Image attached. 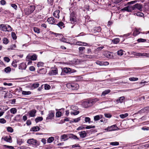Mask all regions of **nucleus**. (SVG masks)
Listing matches in <instances>:
<instances>
[{
  "label": "nucleus",
  "mask_w": 149,
  "mask_h": 149,
  "mask_svg": "<svg viewBox=\"0 0 149 149\" xmlns=\"http://www.w3.org/2000/svg\"><path fill=\"white\" fill-rule=\"evenodd\" d=\"M66 86L72 90H77L79 88V85L76 83H69L66 84Z\"/></svg>",
  "instance_id": "nucleus-1"
},
{
  "label": "nucleus",
  "mask_w": 149,
  "mask_h": 149,
  "mask_svg": "<svg viewBox=\"0 0 149 149\" xmlns=\"http://www.w3.org/2000/svg\"><path fill=\"white\" fill-rule=\"evenodd\" d=\"M35 10V6H29L25 9L24 11L26 15H29L33 13Z\"/></svg>",
  "instance_id": "nucleus-2"
},
{
  "label": "nucleus",
  "mask_w": 149,
  "mask_h": 149,
  "mask_svg": "<svg viewBox=\"0 0 149 149\" xmlns=\"http://www.w3.org/2000/svg\"><path fill=\"white\" fill-rule=\"evenodd\" d=\"M70 21L71 24H74L73 26H71V28H72L73 26L76 24L77 21L75 15L73 13H71L70 15Z\"/></svg>",
  "instance_id": "nucleus-3"
},
{
  "label": "nucleus",
  "mask_w": 149,
  "mask_h": 149,
  "mask_svg": "<svg viewBox=\"0 0 149 149\" xmlns=\"http://www.w3.org/2000/svg\"><path fill=\"white\" fill-rule=\"evenodd\" d=\"M82 106L85 108H87L92 105L90 100L84 102L82 104Z\"/></svg>",
  "instance_id": "nucleus-4"
},
{
  "label": "nucleus",
  "mask_w": 149,
  "mask_h": 149,
  "mask_svg": "<svg viewBox=\"0 0 149 149\" xmlns=\"http://www.w3.org/2000/svg\"><path fill=\"white\" fill-rule=\"evenodd\" d=\"M54 116V112L53 111H49V112L47 117L46 118V120H49L52 119Z\"/></svg>",
  "instance_id": "nucleus-5"
},
{
  "label": "nucleus",
  "mask_w": 149,
  "mask_h": 149,
  "mask_svg": "<svg viewBox=\"0 0 149 149\" xmlns=\"http://www.w3.org/2000/svg\"><path fill=\"white\" fill-rule=\"evenodd\" d=\"M104 56L109 58H113V53L108 51L105 52L104 54Z\"/></svg>",
  "instance_id": "nucleus-6"
},
{
  "label": "nucleus",
  "mask_w": 149,
  "mask_h": 149,
  "mask_svg": "<svg viewBox=\"0 0 149 149\" xmlns=\"http://www.w3.org/2000/svg\"><path fill=\"white\" fill-rule=\"evenodd\" d=\"M37 56L36 54H34L31 56H27L26 57V60H31L33 61L36 60L37 58Z\"/></svg>",
  "instance_id": "nucleus-7"
},
{
  "label": "nucleus",
  "mask_w": 149,
  "mask_h": 149,
  "mask_svg": "<svg viewBox=\"0 0 149 149\" xmlns=\"http://www.w3.org/2000/svg\"><path fill=\"white\" fill-rule=\"evenodd\" d=\"M69 134H65L62 135L60 137V140L61 141H65L69 139Z\"/></svg>",
  "instance_id": "nucleus-8"
},
{
  "label": "nucleus",
  "mask_w": 149,
  "mask_h": 149,
  "mask_svg": "<svg viewBox=\"0 0 149 149\" xmlns=\"http://www.w3.org/2000/svg\"><path fill=\"white\" fill-rule=\"evenodd\" d=\"M118 128L115 125H114L109 127H108L107 128V129H105V130H107L108 131H110L116 130Z\"/></svg>",
  "instance_id": "nucleus-9"
},
{
  "label": "nucleus",
  "mask_w": 149,
  "mask_h": 149,
  "mask_svg": "<svg viewBox=\"0 0 149 149\" xmlns=\"http://www.w3.org/2000/svg\"><path fill=\"white\" fill-rule=\"evenodd\" d=\"M36 112V111L35 109H33L30 111L28 113L30 117H33L35 116Z\"/></svg>",
  "instance_id": "nucleus-10"
},
{
  "label": "nucleus",
  "mask_w": 149,
  "mask_h": 149,
  "mask_svg": "<svg viewBox=\"0 0 149 149\" xmlns=\"http://www.w3.org/2000/svg\"><path fill=\"white\" fill-rule=\"evenodd\" d=\"M26 65L25 63H20L19 65V69L20 70H25L26 68Z\"/></svg>",
  "instance_id": "nucleus-11"
},
{
  "label": "nucleus",
  "mask_w": 149,
  "mask_h": 149,
  "mask_svg": "<svg viewBox=\"0 0 149 149\" xmlns=\"http://www.w3.org/2000/svg\"><path fill=\"white\" fill-rule=\"evenodd\" d=\"M47 21L49 24H54L55 21L53 17H51L48 18L47 19Z\"/></svg>",
  "instance_id": "nucleus-12"
},
{
  "label": "nucleus",
  "mask_w": 149,
  "mask_h": 149,
  "mask_svg": "<svg viewBox=\"0 0 149 149\" xmlns=\"http://www.w3.org/2000/svg\"><path fill=\"white\" fill-rule=\"evenodd\" d=\"M62 72H63L66 73H72L74 72L71 70L70 68H64Z\"/></svg>",
  "instance_id": "nucleus-13"
},
{
  "label": "nucleus",
  "mask_w": 149,
  "mask_h": 149,
  "mask_svg": "<svg viewBox=\"0 0 149 149\" xmlns=\"http://www.w3.org/2000/svg\"><path fill=\"white\" fill-rule=\"evenodd\" d=\"M27 143L33 145H36L37 143V141L36 140H34L33 139H31L27 140Z\"/></svg>",
  "instance_id": "nucleus-14"
},
{
  "label": "nucleus",
  "mask_w": 149,
  "mask_h": 149,
  "mask_svg": "<svg viewBox=\"0 0 149 149\" xmlns=\"http://www.w3.org/2000/svg\"><path fill=\"white\" fill-rule=\"evenodd\" d=\"M136 9L139 10L140 11H142V8H143V6L142 5L139 3H136L135 4V6Z\"/></svg>",
  "instance_id": "nucleus-15"
},
{
  "label": "nucleus",
  "mask_w": 149,
  "mask_h": 149,
  "mask_svg": "<svg viewBox=\"0 0 149 149\" xmlns=\"http://www.w3.org/2000/svg\"><path fill=\"white\" fill-rule=\"evenodd\" d=\"M3 140L8 142L12 143V138L10 136H6L3 138Z\"/></svg>",
  "instance_id": "nucleus-16"
},
{
  "label": "nucleus",
  "mask_w": 149,
  "mask_h": 149,
  "mask_svg": "<svg viewBox=\"0 0 149 149\" xmlns=\"http://www.w3.org/2000/svg\"><path fill=\"white\" fill-rule=\"evenodd\" d=\"M7 29V26L3 24L0 25V30L3 31H6Z\"/></svg>",
  "instance_id": "nucleus-17"
},
{
  "label": "nucleus",
  "mask_w": 149,
  "mask_h": 149,
  "mask_svg": "<svg viewBox=\"0 0 149 149\" xmlns=\"http://www.w3.org/2000/svg\"><path fill=\"white\" fill-rule=\"evenodd\" d=\"M37 72L38 73L44 74L46 73L47 70L45 68H42L38 70Z\"/></svg>",
  "instance_id": "nucleus-18"
},
{
  "label": "nucleus",
  "mask_w": 149,
  "mask_h": 149,
  "mask_svg": "<svg viewBox=\"0 0 149 149\" xmlns=\"http://www.w3.org/2000/svg\"><path fill=\"white\" fill-rule=\"evenodd\" d=\"M69 139H72L74 140H79V139L77 136L74 135L73 134H69Z\"/></svg>",
  "instance_id": "nucleus-19"
},
{
  "label": "nucleus",
  "mask_w": 149,
  "mask_h": 149,
  "mask_svg": "<svg viewBox=\"0 0 149 149\" xmlns=\"http://www.w3.org/2000/svg\"><path fill=\"white\" fill-rule=\"evenodd\" d=\"M111 90L110 89L106 90L103 92L102 93L101 96V97L105 96L106 95L108 94L109 93H110Z\"/></svg>",
  "instance_id": "nucleus-20"
},
{
  "label": "nucleus",
  "mask_w": 149,
  "mask_h": 149,
  "mask_svg": "<svg viewBox=\"0 0 149 149\" xmlns=\"http://www.w3.org/2000/svg\"><path fill=\"white\" fill-rule=\"evenodd\" d=\"M60 11L59 10H56L53 13V15L55 17L59 18V13Z\"/></svg>",
  "instance_id": "nucleus-21"
},
{
  "label": "nucleus",
  "mask_w": 149,
  "mask_h": 149,
  "mask_svg": "<svg viewBox=\"0 0 149 149\" xmlns=\"http://www.w3.org/2000/svg\"><path fill=\"white\" fill-rule=\"evenodd\" d=\"M80 136L82 138H84L86 136L87 134L85 131H83L79 132Z\"/></svg>",
  "instance_id": "nucleus-22"
},
{
  "label": "nucleus",
  "mask_w": 149,
  "mask_h": 149,
  "mask_svg": "<svg viewBox=\"0 0 149 149\" xmlns=\"http://www.w3.org/2000/svg\"><path fill=\"white\" fill-rule=\"evenodd\" d=\"M103 116L101 115H96L94 117V120L95 121H97L102 118Z\"/></svg>",
  "instance_id": "nucleus-23"
},
{
  "label": "nucleus",
  "mask_w": 149,
  "mask_h": 149,
  "mask_svg": "<svg viewBox=\"0 0 149 149\" xmlns=\"http://www.w3.org/2000/svg\"><path fill=\"white\" fill-rule=\"evenodd\" d=\"M124 96H122L119 98L118 99L116 100V102H117L118 103H121L124 100Z\"/></svg>",
  "instance_id": "nucleus-24"
},
{
  "label": "nucleus",
  "mask_w": 149,
  "mask_h": 149,
  "mask_svg": "<svg viewBox=\"0 0 149 149\" xmlns=\"http://www.w3.org/2000/svg\"><path fill=\"white\" fill-rule=\"evenodd\" d=\"M85 49V47H81L79 48V55L80 56H81V55L82 54L81 52H83L84 50Z\"/></svg>",
  "instance_id": "nucleus-25"
},
{
  "label": "nucleus",
  "mask_w": 149,
  "mask_h": 149,
  "mask_svg": "<svg viewBox=\"0 0 149 149\" xmlns=\"http://www.w3.org/2000/svg\"><path fill=\"white\" fill-rule=\"evenodd\" d=\"M149 111V107H146L140 110V112L141 113H144L146 111Z\"/></svg>",
  "instance_id": "nucleus-26"
},
{
  "label": "nucleus",
  "mask_w": 149,
  "mask_h": 149,
  "mask_svg": "<svg viewBox=\"0 0 149 149\" xmlns=\"http://www.w3.org/2000/svg\"><path fill=\"white\" fill-rule=\"evenodd\" d=\"M140 33V32L139 31V29H136L134 31L133 33V35L134 36H136Z\"/></svg>",
  "instance_id": "nucleus-27"
},
{
  "label": "nucleus",
  "mask_w": 149,
  "mask_h": 149,
  "mask_svg": "<svg viewBox=\"0 0 149 149\" xmlns=\"http://www.w3.org/2000/svg\"><path fill=\"white\" fill-rule=\"evenodd\" d=\"M81 56L85 58H88L89 59H92L93 58L94 56H92V55H83L82 56Z\"/></svg>",
  "instance_id": "nucleus-28"
},
{
  "label": "nucleus",
  "mask_w": 149,
  "mask_h": 149,
  "mask_svg": "<svg viewBox=\"0 0 149 149\" xmlns=\"http://www.w3.org/2000/svg\"><path fill=\"white\" fill-rule=\"evenodd\" d=\"M122 11H126L128 12H131V10L130 9V6H128L125 7L122 9Z\"/></svg>",
  "instance_id": "nucleus-29"
},
{
  "label": "nucleus",
  "mask_w": 149,
  "mask_h": 149,
  "mask_svg": "<svg viewBox=\"0 0 149 149\" xmlns=\"http://www.w3.org/2000/svg\"><path fill=\"white\" fill-rule=\"evenodd\" d=\"M43 119V118L42 117H38L35 119V121L36 123H37L39 122L42 121Z\"/></svg>",
  "instance_id": "nucleus-30"
},
{
  "label": "nucleus",
  "mask_w": 149,
  "mask_h": 149,
  "mask_svg": "<svg viewBox=\"0 0 149 149\" xmlns=\"http://www.w3.org/2000/svg\"><path fill=\"white\" fill-rule=\"evenodd\" d=\"M31 92L30 91H22V94L24 95H28L31 94Z\"/></svg>",
  "instance_id": "nucleus-31"
},
{
  "label": "nucleus",
  "mask_w": 149,
  "mask_h": 149,
  "mask_svg": "<svg viewBox=\"0 0 149 149\" xmlns=\"http://www.w3.org/2000/svg\"><path fill=\"white\" fill-rule=\"evenodd\" d=\"M56 25H57L61 29L62 28V27H64V24L62 22H60L56 24Z\"/></svg>",
  "instance_id": "nucleus-32"
},
{
  "label": "nucleus",
  "mask_w": 149,
  "mask_h": 149,
  "mask_svg": "<svg viewBox=\"0 0 149 149\" xmlns=\"http://www.w3.org/2000/svg\"><path fill=\"white\" fill-rule=\"evenodd\" d=\"M54 140V137L52 136L49 137L47 140V142L49 143L52 142Z\"/></svg>",
  "instance_id": "nucleus-33"
},
{
  "label": "nucleus",
  "mask_w": 149,
  "mask_h": 149,
  "mask_svg": "<svg viewBox=\"0 0 149 149\" xmlns=\"http://www.w3.org/2000/svg\"><path fill=\"white\" fill-rule=\"evenodd\" d=\"M99 100L98 99L96 98L90 100L92 105L94 104L96 102L99 101Z\"/></svg>",
  "instance_id": "nucleus-34"
},
{
  "label": "nucleus",
  "mask_w": 149,
  "mask_h": 149,
  "mask_svg": "<svg viewBox=\"0 0 149 149\" xmlns=\"http://www.w3.org/2000/svg\"><path fill=\"white\" fill-rule=\"evenodd\" d=\"M120 41V39L118 38H116L112 40V42L114 44H117Z\"/></svg>",
  "instance_id": "nucleus-35"
},
{
  "label": "nucleus",
  "mask_w": 149,
  "mask_h": 149,
  "mask_svg": "<svg viewBox=\"0 0 149 149\" xmlns=\"http://www.w3.org/2000/svg\"><path fill=\"white\" fill-rule=\"evenodd\" d=\"M40 130V128L38 126L33 127L32 128V130L33 131L37 132L39 131Z\"/></svg>",
  "instance_id": "nucleus-36"
},
{
  "label": "nucleus",
  "mask_w": 149,
  "mask_h": 149,
  "mask_svg": "<svg viewBox=\"0 0 149 149\" xmlns=\"http://www.w3.org/2000/svg\"><path fill=\"white\" fill-rule=\"evenodd\" d=\"M17 111V109L15 108H12L10 109V112L13 114L16 113Z\"/></svg>",
  "instance_id": "nucleus-37"
},
{
  "label": "nucleus",
  "mask_w": 149,
  "mask_h": 149,
  "mask_svg": "<svg viewBox=\"0 0 149 149\" xmlns=\"http://www.w3.org/2000/svg\"><path fill=\"white\" fill-rule=\"evenodd\" d=\"M128 116V114L127 113H125L124 114H120V117L121 118H124Z\"/></svg>",
  "instance_id": "nucleus-38"
},
{
  "label": "nucleus",
  "mask_w": 149,
  "mask_h": 149,
  "mask_svg": "<svg viewBox=\"0 0 149 149\" xmlns=\"http://www.w3.org/2000/svg\"><path fill=\"white\" fill-rule=\"evenodd\" d=\"M39 85V84L38 83L35 82L32 84L31 86L32 87H33L34 88H36L38 87Z\"/></svg>",
  "instance_id": "nucleus-39"
},
{
  "label": "nucleus",
  "mask_w": 149,
  "mask_h": 149,
  "mask_svg": "<svg viewBox=\"0 0 149 149\" xmlns=\"http://www.w3.org/2000/svg\"><path fill=\"white\" fill-rule=\"evenodd\" d=\"M134 15H137L139 16L142 17L144 15L143 13H134Z\"/></svg>",
  "instance_id": "nucleus-40"
},
{
  "label": "nucleus",
  "mask_w": 149,
  "mask_h": 149,
  "mask_svg": "<svg viewBox=\"0 0 149 149\" xmlns=\"http://www.w3.org/2000/svg\"><path fill=\"white\" fill-rule=\"evenodd\" d=\"M11 71V68L10 67H8L4 69V71L6 73H8Z\"/></svg>",
  "instance_id": "nucleus-41"
},
{
  "label": "nucleus",
  "mask_w": 149,
  "mask_h": 149,
  "mask_svg": "<svg viewBox=\"0 0 149 149\" xmlns=\"http://www.w3.org/2000/svg\"><path fill=\"white\" fill-rule=\"evenodd\" d=\"M58 73V70L57 69L52 70L51 71V73L53 75H56Z\"/></svg>",
  "instance_id": "nucleus-42"
},
{
  "label": "nucleus",
  "mask_w": 149,
  "mask_h": 149,
  "mask_svg": "<svg viewBox=\"0 0 149 149\" xmlns=\"http://www.w3.org/2000/svg\"><path fill=\"white\" fill-rule=\"evenodd\" d=\"M129 80L130 81H136L138 80V78L137 77H131L129 78Z\"/></svg>",
  "instance_id": "nucleus-43"
},
{
  "label": "nucleus",
  "mask_w": 149,
  "mask_h": 149,
  "mask_svg": "<svg viewBox=\"0 0 149 149\" xmlns=\"http://www.w3.org/2000/svg\"><path fill=\"white\" fill-rule=\"evenodd\" d=\"M3 42L4 44H8L9 41L8 39L6 38H4L3 40Z\"/></svg>",
  "instance_id": "nucleus-44"
},
{
  "label": "nucleus",
  "mask_w": 149,
  "mask_h": 149,
  "mask_svg": "<svg viewBox=\"0 0 149 149\" xmlns=\"http://www.w3.org/2000/svg\"><path fill=\"white\" fill-rule=\"evenodd\" d=\"M33 30L35 32L38 33H39L40 32V29L37 27H34Z\"/></svg>",
  "instance_id": "nucleus-45"
},
{
  "label": "nucleus",
  "mask_w": 149,
  "mask_h": 149,
  "mask_svg": "<svg viewBox=\"0 0 149 149\" xmlns=\"http://www.w3.org/2000/svg\"><path fill=\"white\" fill-rule=\"evenodd\" d=\"M85 121L86 123L88 122L89 123H90L91 122V119L88 117H85Z\"/></svg>",
  "instance_id": "nucleus-46"
},
{
  "label": "nucleus",
  "mask_w": 149,
  "mask_h": 149,
  "mask_svg": "<svg viewBox=\"0 0 149 149\" xmlns=\"http://www.w3.org/2000/svg\"><path fill=\"white\" fill-rule=\"evenodd\" d=\"M62 114V113L60 111H58L56 113V116L57 117H60L61 116Z\"/></svg>",
  "instance_id": "nucleus-47"
},
{
  "label": "nucleus",
  "mask_w": 149,
  "mask_h": 149,
  "mask_svg": "<svg viewBox=\"0 0 149 149\" xmlns=\"http://www.w3.org/2000/svg\"><path fill=\"white\" fill-rule=\"evenodd\" d=\"M11 36L13 38L14 40H15L17 38V37L15 33L14 32H12Z\"/></svg>",
  "instance_id": "nucleus-48"
},
{
  "label": "nucleus",
  "mask_w": 149,
  "mask_h": 149,
  "mask_svg": "<svg viewBox=\"0 0 149 149\" xmlns=\"http://www.w3.org/2000/svg\"><path fill=\"white\" fill-rule=\"evenodd\" d=\"M137 41L139 42H146V40L143 38H139L137 40Z\"/></svg>",
  "instance_id": "nucleus-49"
},
{
  "label": "nucleus",
  "mask_w": 149,
  "mask_h": 149,
  "mask_svg": "<svg viewBox=\"0 0 149 149\" xmlns=\"http://www.w3.org/2000/svg\"><path fill=\"white\" fill-rule=\"evenodd\" d=\"M117 54L119 56H122L123 54V51L120 50L117 52Z\"/></svg>",
  "instance_id": "nucleus-50"
},
{
  "label": "nucleus",
  "mask_w": 149,
  "mask_h": 149,
  "mask_svg": "<svg viewBox=\"0 0 149 149\" xmlns=\"http://www.w3.org/2000/svg\"><path fill=\"white\" fill-rule=\"evenodd\" d=\"M79 113V111H73L71 112L70 113L71 114H73L74 115H76L78 114Z\"/></svg>",
  "instance_id": "nucleus-51"
},
{
  "label": "nucleus",
  "mask_w": 149,
  "mask_h": 149,
  "mask_svg": "<svg viewBox=\"0 0 149 149\" xmlns=\"http://www.w3.org/2000/svg\"><path fill=\"white\" fill-rule=\"evenodd\" d=\"M81 120L80 117H79L77 118L74 119H73V121H72V122H74L75 123L78 122Z\"/></svg>",
  "instance_id": "nucleus-52"
},
{
  "label": "nucleus",
  "mask_w": 149,
  "mask_h": 149,
  "mask_svg": "<svg viewBox=\"0 0 149 149\" xmlns=\"http://www.w3.org/2000/svg\"><path fill=\"white\" fill-rule=\"evenodd\" d=\"M111 145L113 146H117L119 144V143L117 142H112L110 143Z\"/></svg>",
  "instance_id": "nucleus-53"
},
{
  "label": "nucleus",
  "mask_w": 149,
  "mask_h": 149,
  "mask_svg": "<svg viewBox=\"0 0 149 149\" xmlns=\"http://www.w3.org/2000/svg\"><path fill=\"white\" fill-rule=\"evenodd\" d=\"M7 130L10 132H13V129L11 127H8L7 128Z\"/></svg>",
  "instance_id": "nucleus-54"
},
{
  "label": "nucleus",
  "mask_w": 149,
  "mask_h": 149,
  "mask_svg": "<svg viewBox=\"0 0 149 149\" xmlns=\"http://www.w3.org/2000/svg\"><path fill=\"white\" fill-rule=\"evenodd\" d=\"M6 122V120L3 118L0 119V123H5Z\"/></svg>",
  "instance_id": "nucleus-55"
},
{
  "label": "nucleus",
  "mask_w": 149,
  "mask_h": 149,
  "mask_svg": "<svg viewBox=\"0 0 149 149\" xmlns=\"http://www.w3.org/2000/svg\"><path fill=\"white\" fill-rule=\"evenodd\" d=\"M50 88V86L48 84H45V90H49Z\"/></svg>",
  "instance_id": "nucleus-56"
},
{
  "label": "nucleus",
  "mask_w": 149,
  "mask_h": 149,
  "mask_svg": "<svg viewBox=\"0 0 149 149\" xmlns=\"http://www.w3.org/2000/svg\"><path fill=\"white\" fill-rule=\"evenodd\" d=\"M44 65V63L42 62H38L37 64L38 67L42 66Z\"/></svg>",
  "instance_id": "nucleus-57"
},
{
  "label": "nucleus",
  "mask_w": 149,
  "mask_h": 149,
  "mask_svg": "<svg viewBox=\"0 0 149 149\" xmlns=\"http://www.w3.org/2000/svg\"><path fill=\"white\" fill-rule=\"evenodd\" d=\"M96 63L100 65H104V62L97 61L96 62Z\"/></svg>",
  "instance_id": "nucleus-58"
},
{
  "label": "nucleus",
  "mask_w": 149,
  "mask_h": 149,
  "mask_svg": "<svg viewBox=\"0 0 149 149\" xmlns=\"http://www.w3.org/2000/svg\"><path fill=\"white\" fill-rule=\"evenodd\" d=\"M16 63L17 62L15 61H13L12 63V65L14 67H17Z\"/></svg>",
  "instance_id": "nucleus-59"
},
{
  "label": "nucleus",
  "mask_w": 149,
  "mask_h": 149,
  "mask_svg": "<svg viewBox=\"0 0 149 149\" xmlns=\"http://www.w3.org/2000/svg\"><path fill=\"white\" fill-rule=\"evenodd\" d=\"M4 60L5 61L7 62H9L10 61V58L8 57H4Z\"/></svg>",
  "instance_id": "nucleus-60"
},
{
  "label": "nucleus",
  "mask_w": 149,
  "mask_h": 149,
  "mask_svg": "<svg viewBox=\"0 0 149 149\" xmlns=\"http://www.w3.org/2000/svg\"><path fill=\"white\" fill-rule=\"evenodd\" d=\"M134 6H135V5H134L132 6H130V10H131V12L132 10H135V9H136V8Z\"/></svg>",
  "instance_id": "nucleus-61"
},
{
  "label": "nucleus",
  "mask_w": 149,
  "mask_h": 149,
  "mask_svg": "<svg viewBox=\"0 0 149 149\" xmlns=\"http://www.w3.org/2000/svg\"><path fill=\"white\" fill-rule=\"evenodd\" d=\"M7 29L6 31H11L12 30V29L9 25H7Z\"/></svg>",
  "instance_id": "nucleus-62"
},
{
  "label": "nucleus",
  "mask_w": 149,
  "mask_h": 149,
  "mask_svg": "<svg viewBox=\"0 0 149 149\" xmlns=\"http://www.w3.org/2000/svg\"><path fill=\"white\" fill-rule=\"evenodd\" d=\"M29 69L31 71H33L35 70V68L33 66H31L29 67Z\"/></svg>",
  "instance_id": "nucleus-63"
},
{
  "label": "nucleus",
  "mask_w": 149,
  "mask_h": 149,
  "mask_svg": "<svg viewBox=\"0 0 149 149\" xmlns=\"http://www.w3.org/2000/svg\"><path fill=\"white\" fill-rule=\"evenodd\" d=\"M20 149H30L29 147H26L25 146H21L19 148Z\"/></svg>",
  "instance_id": "nucleus-64"
}]
</instances>
